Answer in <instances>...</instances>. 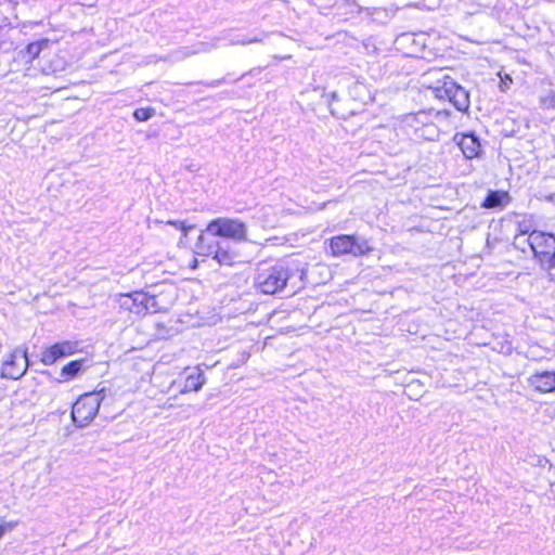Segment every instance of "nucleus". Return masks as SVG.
<instances>
[{"mask_svg": "<svg viewBox=\"0 0 555 555\" xmlns=\"http://www.w3.org/2000/svg\"><path fill=\"white\" fill-rule=\"evenodd\" d=\"M530 387L539 392H551L555 390V372H538L528 378Z\"/></svg>", "mask_w": 555, "mask_h": 555, "instance_id": "9b49d317", "label": "nucleus"}, {"mask_svg": "<svg viewBox=\"0 0 555 555\" xmlns=\"http://www.w3.org/2000/svg\"><path fill=\"white\" fill-rule=\"evenodd\" d=\"M454 141L468 159L477 157L480 153V142L474 134H455Z\"/></svg>", "mask_w": 555, "mask_h": 555, "instance_id": "f8f14e48", "label": "nucleus"}, {"mask_svg": "<svg viewBox=\"0 0 555 555\" xmlns=\"http://www.w3.org/2000/svg\"><path fill=\"white\" fill-rule=\"evenodd\" d=\"M498 76L501 79L500 90L502 92H506L509 89V87H511V85L513 82L512 77L508 74H503L502 72H499Z\"/></svg>", "mask_w": 555, "mask_h": 555, "instance_id": "5701e85b", "label": "nucleus"}, {"mask_svg": "<svg viewBox=\"0 0 555 555\" xmlns=\"http://www.w3.org/2000/svg\"><path fill=\"white\" fill-rule=\"evenodd\" d=\"M155 224L159 225L160 230L165 234H172V230L180 233L179 238L182 240L188 235V232L193 229V225L186 224L184 221H162L155 220Z\"/></svg>", "mask_w": 555, "mask_h": 555, "instance_id": "4468645a", "label": "nucleus"}, {"mask_svg": "<svg viewBox=\"0 0 555 555\" xmlns=\"http://www.w3.org/2000/svg\"><path fill=\"white\" fill-rule=\"evenodd\" d=\"M61 88H62L61 86H55V87H53V89H54V90H59V89H61Z\"/></svg>", "mask_w": 555, "mask_h": 555, "instance_id": "bb28decb", "label": "nucleus"}, {"mask_svg": "<svg viewBox=\"0 0 555 555\" xmlns=\"http://www.w3.org/2000/svg\"><path fill=\"white\" fill-rule=\"evenodd\" d=\"M15 525L16 522L14 521H8L2 519L0 521V540L5 533L10 532L15 527Z\"/></svg>", "mask_w": 555, "mask_h": 555, "instance_id": "b1692460", "label": "nucleus"}, {"mask_svg": "<svg viewBox=\"0 0 555 555\" xmlns=\"http://www.w3.org/2000/svg\"><path fill=\"white\" fill-rule=\"evenodd\" d=\"M291 276L292 271L285 263L260 264L254 276V286L262 294L275 295L286 287Z\"/></svg>", "mask_w": 555, "mask_h": 555, "instance_id": "f257e3e1", "label": "nucleus"}, {"mask_svg": "<svg viewBox=\"0 0 555 555\" xmlns=\"http://www.w3.org/2000/svg\"><path fill=\"white\" fill-rule=\"evenodd\" d=\"M529 249L548 271L550 279L555 282V236L541 231L529 234Z\"/></svg>", "mask_w": 555, "mask_h": 555, "instance_id": "f03ea898", "label": "nucleus"}, {"mask_svg": "<svg viewBox=\"0 0 555 555\" xmlns=\"http://www.w3.org/2000/svg\"><path fill=\"white\" fill-rule=\"evenodd\" d=\"M261 41V38H258V37H254V38H250V39H242V40H238V41H232V44H249V43H256V42H260Z\"/></svg>", "mask_w": 555, "mask_h": 555, "instance_id": "a878e982", "label": "nucleus"}, {"mask_svg": "<svg viewBox=\"0 0 555 555\" xmlns=\"http://www.w3.org/2000/svg\"><path fill=\"white\" fill-rule=\"evenodd\" d=\"M154 114V109L152 108H138L134 111V118L139 121H145L150 119Z\"/></svg>", "mask_w": 555, "mask_h": 555, "instance_id": "412c9836", "label": "nucleus"}, {"mask_svg": "<svg viewBox=\"0 0 555 555\" xmlns=\"http://www.w3.org/2000/svg\"><path fill=\"white\" fill-rule=\"evenodd\" d=\"M28 364L26 351L21 348L14 349L3 361L1 374L3 377L17 379L24 375Z\"/></svg>", "mask_w": 555, "mask_h": 555, "instance_id": "1a4fd4ad", "label": "nucleus"}, {"mask_svg": "<svg viewBox=\"0 0 555 555\" xmlns=\"http://www.w3.org/2000/svg\"><path fill=\"white\" fill-rule=\"evenodd\" d=\"M66 67V62L63 57L55 56L48 68H42V75H49V73L56 74L63 72Z\"/></svg>", "mask_w": 555, "mask_h": 555, "instance_id": "6ab92c4d", "label": "nucleus"}, {"mask_svg": "<svg viewBox=\"0 0 555 555\" xmlns=\"http://www.w3.org/2000/svg\"><path fill=\"white\" fill-rule=\"evenodd\" d=\"M540 104L543 108L552 109L555 107V91L548 90L545 94L541 95Z\"/></svg>", "mask_w": 555, "mask_h": 555, "instance_id": "aec40b11", "label": "nucleus"}, {"mask_svg": "<svg viewBox=\"0 0 555 555\" xmlns=\"http://www.w3.org/2000/svg\"><path fill=\"white\" fill-rule=\"evenodd\" d=\"M77 350V343L72 341H62L52 345L51 347L44 349L41 352L40 361L46 364L50 365L56 362L60 358L72 356Z\"/></svg>", "mask_w": 555, "mask_h": 555, "instance_id": "9d476101", "label": "nucleus"}, {"mask_svg": "<svg viewBox=\"0 0 555 555\" xmlns=\"http://www.w3.org/2000/svg\"><path fill=\"white\" fill-rule=\"evenodd\" d=\"M533 230H531L530 221L522 220L518 222V234L529 235Z\"/></svg>", "mask_w": 555, "mask_h": 555, "instance_id": "393cba45", "label": "nucleus"}, {"mask_svg": "<svg viewBox=\"0 0 555 555\" xmlns=\"http://www.w3.org/2000/svg\"><path fill=\"white\" fill-rule=\"evenodd\" d=\"M85 360H75L66 365H64L61 370V382H66L76 377L83 369H85Z\"/></svg>", "mask_w": 555, "mask_h": 555, "instance_id": "2eb2a0df", "label": "nucleus"}, {"mask_svg": "<svg viewBox=\"0 0 555 555\" xmlns=\"http://www.w3.org/2000/svg\"><path fill=\"white\" fill-rule=\"evenodd\" d=\"M507 198H508V196L504 192H491L485 199L483 207H486V208L502 207L506 204Z\"/></svg>", "mask_w": 555, "mask_h": 555, "instance_id": "dca6fc26", "label": "nucleus"}, {"mask_svg": "<svg viewBox=\"0 0 555 555\" xmlns=\"http://www.w3.org/2000/svg\"><path fill=\"white\" fill-rule=\"evenodd\" d=\"M206 237L205 234L199 236V244L197 246L198 253L205 254L207 256H212L214 259L221 266H232L234 264L237 254L230 247V245L225 242L217 241L214 244L204 246Z\"/></svg>", "mask_w": 555, "mask_h": 555, "instance_id": "6e6552de", "label": "nucleus"}, {"mask_svg": "<svg viewBox=\"0 0 555 555\" xmlns=\"http://www.w3.org/2000/svg\"><path fill=\"white\" fill-rule=\"evenodd\" d=\"M514 245L515 247L521 249L522 251H526V246L529 247V235L524 234H516L514 238Z\"/></svg>", "mask_w": 555, "mask_h": 555, "instance_id": "4be33fe9", "label": "nucleus"}, {"mask_svg": "<svg viewBox=\"0 0 555 555\" xmlns=\"http://www.w3.org/2000/svg\"><path fill=\"white\" fill-rule=\"evenodd\" d=\"M258 219L264 227H276L279 219L271 208H263L259 211Z\"/></svg>", "mask_w": 555, "mask_h": 555, "instance_id": "a211bd4d", "label": "nucleus"}, {"mask_svg": "<svg viewBox=\"0 0 555 555\" xmlns=\"http://www.w3.org/2000/svg\"><path fill=\"white\" fill-rule=\"evenodd\" d=\"M433 92L438 99L449 100L459 111L469 107L468 92L450 77H444L441 83L433 88Z\"/></svg>", "mask_w": 555, "mask_h": 555, "instance_id": "39448f33", "label": "nucleus"}, {"mask_svg": "<svg viewBox=\"0 0 555 555\" xmlns=\"http://www.w3.org/2000/svg\"><path fill=\"white\" fill-rule=\"evenodd\" d=\"M331 254L340 257L347 254L365 255L371 251L366 241L357 243L353 235H337L330 240Z\"/></svg>", "mask_w": 555, "mask_h": 555, "instance_id": "423d86ee", "label": "nucleus"}, {"mask_svg": "<svg viewBox=\"0 0 555 555\" xmlns=\"http://www.w3.org/2000/svg\"><path fill=\"white\" fill-rule=\"evenodd\" d=\"M208 50H209V47L206 43L198 42L197 44L194 46L193 49L184 47V48H181L178 51H176L175 52V59L176 60H182V59L189 57L191 55H194V54H197V53H201V52H206Z\"/></svg>", "mask_w": 555, "mask_h": 555, "instance_id": "f3484780", "label": "nucleus"}, {"mask_svg": "<svg viewBox=\"0 0 555 555\" xmlns=\"http://www.w3.org/2000/svg\"><path fill=\"white\" fill-rule=\"evenodd\" d=\"M105 398L104 389L88 392L79 397L72 410L73 422L78 427L88 426L96 416L100 405Z\"/></svg>", "mask_w": 555, "mask_h": 555, "instance_id": "7ed1b4c3", "label": "nucleus"}, {"mask_svg": "<svg viewBox=\"0 0 555 555\" xmlns=\"http://www.w3.org/2000/svg\"><path fill=\"white\" fill-rule=\"evenodd\" d=\"M205 233L238 243L247 240V227L240 219L217 218L208 223Z\"/></svg>", "mask_w": 555, "mask_h": 555, "instance_id": "20e7f679", "label": "nucleus"}, {"mask_svg": "<svg viewBox=\"0 0 555 555\" xmlns=\"http://www.w3.org/2000/svg\"><path fill=\"white\" fill-rule=\"evenodd\" d=\"M115 301L124 311L142 314L149 311L151 304L154 302V297H150L143 292H133L129 294H117Z\"/></svg>", "mask_w": 555, "mask_h": 555, "instance_id": "0eeeda50", "label": "nucleus"}, {"mask_svg": "<svg viewBox=\"0 0 555 555\" xmlns=\"http://www.w3.org/2000/svg\"><path fill=\"white\" fill-rule=\"evenodd\" d=\"M206 378L203 371L198 367H195L191 371V373L186 376L184 380V385L180 390L181 393H188L191 391H198L205 384Z\"/></svg>", "mask_w": 555, "mask_h": 555, "instance_id": "ddd939ff", "label": "nucleus"}]
</instances>
